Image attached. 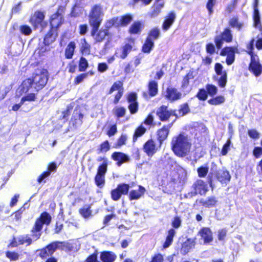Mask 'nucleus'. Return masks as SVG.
I'll use <instances>...</instances> for the list:
<instances>
[{
  "label": "nucleus",
  "mask_w": 262,
  "mask_h": 262,
  "mask_svg": "<svg viewBox=\"0 0 262 262\" xmlns=\"http://www.w3.org/2000/svg\"><path fill=\"white\" fill-rule=\"evenodd\" d=\"M171 145V148L176 155L184 157L190 152L191 142L187 135L180 134L172 138Z\"/></svg>",
  "instance_id": "obj_1"
},
{
  "label": "nucleus",
  "mask_w": 262,
  "mask_h": 262,
  "mask_svg": "<svg viewBox=\"0 0 262 262\" xmlns=\"http://www.w3.org/2000/svg\"><path fill=\"white\" fill-rule=\"evenodd\" d=\"M104 16V11L102 7L99 5L94 6L89 13V24L94 28V31L98 29Z\"/></svg>",
  "instance_id": "obj_2"
},
{
  "label": "nucleus",
  "mask_w": 262,
  "mask_h": 262,
  "mask_svg": "<svg viewBox=\"0 0 262 262\" xmlns=\"http://www.w3.org/2000/svg\"><path fill=\"white\" fill-rule=\"evenodd\" d=\"M254 39H252L250 43L248 45L247 48L250 51L249 54L251 56V62L249 66V70L256 77L261 75L262 73V66L260 63L257 55H255L252 50L254 49Z\"/></svg>",
  "instance_id": "obj_3"
},
{
  "label": "nucleus",
  "mask_w": 262,
  "mask_h": 262,
  "mask_svg": "<svg viewBox=\"0 0 262 262\" xmlns=\"http://www.w3.org/2000/svg\"><path fill=\"white\" fill-rule=\"evenodd\" d=\"M51 220V216L46 212L42 213L40 216L37 219L34 226L31 230L32 236L33 239L37 240L39 239L41 235L40 232L43 224L48 225Z\"/></svg>",
  "instance_id": "obj_4"
},
{
  "label": "nucleus",
  "mask_w": 262,
  "mask_h": 262,
  "mask_svg": "<svg viewBox=\"0 0 262 262\" xmlns=\"http://www.w3.org/2000/svg\"><path fill=\"white\" fill-rule=\"evenodd\" d=\"M32 80L34 89L36 91L42 89L48 81V71L45 69L36 70Z\"/></svg>",
  "instance_id": "obj_5"
},
{
  "label": "nucleus",
  "mask_w": 262,
  "mask_h": 262,
  "mask_svg": "<svg viewBox=\"0 0 262 262\" xmlns=\"http://www.w3.org/2000/svg\"><path fill=\"white\" fill-rule=\"evenodd\" d=\"M65 246V243L62 242H54L41 249L39 253L40 256L47 258L51 256L56 250H62Z\"/></svg>",
  "instance_id": "obj_6"
},
{
  "label": "nucleus",
  "mask_w": 262,
  "mask_h": 262,
  "mask_svg": "<svg viewBox=\"0 0 262 262\" xmlns=\"http://www.w3.org/2000/svg\"><path fill=\"white\" fill-rule=\"evenodd\" d=\"M44 12L37 11L31 17L30 23L35 29L40 28L41 31H42L48 26V23L44 21Z\"/></svg>",
  "instance_id": "obj_7"
},
{
  "label": "nucleus",
  "mask_w": 262,
  "mask_h": 262,
  "mask_svg": "<svg viewBox=\"0 0 262 262\" xmlns=\"http://www.w3.org/2000/svg\"><path fill=\"white\" fill-rule=\"evenodd\" d=\"M232 39L233 35L231 29L226 28L220 35L215 37L214 42L216 47L220 49L222 47L224 41L229 43L232 41Z\"/></svg>",
  "instance_id": "obj_8"
},
{
  "label": "nucleus",
  "mask_w": 262,
  "mask_h": 262,
  "mask_svg": "<svg viewBox=\"0 0 262 262\" xmlns=\"http://www.w3.org/2000/svg\"><path fill=\"white\" fill-rule=\"evenodd\" d=\"M32 243V239L28 234L20 235L14 237L9 245V247L15 248L19 245L26 244V246H30Z\"/></svg>",
  "instance_id": "obj_9"
},
{
  "label": "nucleus",
  "mask_w": 262,
  "mask_h": 262,
  "mask_svg": "<svg viewBox=\"0 0 262 262\" xmlns=\"http://www.w3.org/2000/svg\"><path fill=\"white\" fill-rule=\"evenodd\" d=\"M107 171L106 163L100 165L97 169V172L95 177L96 185L99 188H102L105 183V174Z\"/></svg>",
  "instance_id": "obj_10"
},
{
  "label": "nucleus",
  "mask_w": 262,
  "mask_h": 262,
  "mask_svg": "<svg viewBox=\"0 0 262 262\" xmlns=\"http://www.w3.org/2000/svg\"><path fill=\"white\" fill-rule=\"evenodd\" d=\"M215 71L217 75L220 76L218 80L219 85L221 88L225 86L227 83V73L225 71H223V67L221 63H217L214 67Z\"/></svg>",
  "instance_id": "obj_11"
},
{
  "label": "nucleus",
  "mask_w": 262,
  "mask_h": 262,
  "mask_svg": "<svg viewBox=\"0 0 262 262\" xmlns=\"http://www.w3.org/2000/svg\"><path fill=\"white\" fill-rule=\"evenodd\" d=\"M133 46L130 43H126L124 46L117 48L116 50L114 56L116 57L124 59L130 52Z\"/></svg>",
  "instance_id": "obj_12"
},
{
  "label": "nucleus",
  "mask_w": 262,
  "mask_h": 262,
  "mask_svg": "<svg viewBox=\"0 0 262 262\" xmlns=\"http://www.w3.org/2000/svg\"><path fill=\"white\" fill-rule=\"evenodd\" d=\"M237 50L236 48L226 47L221 52V55L222 56H227L226 63L228 65H231L234 61L235 50Z\"/></svg>",
  "instance_id": "obj_13"
},
{
  "label": "nucleus",
  "mask_w": 262,
  "mask_h": 262,
  "mask_svg": "<svg viewBox=\"0 0 262 262\" xmlns=\"http://www.w3.org/2000/svg\"><path fill=\"white\" fill-rule=\"evenodd\" d=\"M182 93L174 88H168L166 90L165 97L170 101H177L182 97Z\"/></svg>",
  "instance_id": "obj_14"
},
{
  "label": "nucleus",
  "mask_w": 262,
  "mask_h": 262,
  "mask_svg": "<svg viewBox=\"0 0 262 262\" xmlns=\"http://www.w3.org/2000/svg\"><path fill=\"white\" fill-rule=\"evenodd\" d=\"M93 31L94 28H92L91 34L96 42H102L106 36L108 34V30L107 29H101L99 31L98 29H97L94 31Z\"/></svg>",
  "instance_id": "obj_15"
},
{
  "label": "nucleus",
  "mask_w": 262,
  "mask_h": 262,
  "mask_svg": "<svg viewBox=\"0 0 262 262\" xmlns=\"http://www.w3.org/2000/svg\"><path fill=\"white\" fill-rule=\"evenodd\" d=\"M157 115L162 121H165L172 115H173L172 111H168L167 107L162 106L157 111Z\"/></svg>",
  "instance_id": "obj_16"
},
{
  "label": "nucleus",
  "mask_w": 262,
  "mask_h": 262,
  "mask_svg": "<svg viewBox=\"0 0 262 262\" xmlns=\"http://www.w3.org/2000/svg\"><path fill=\"white\" fill-rule=\"evenodd\" d=\"M192 186L195 191V194H204L208 190L207 185L202 180L196 181Z\"/></svg>",
  "instance_id": "obj_17"
},
{
  "label": "nucleus",
  "mask_w": 262,
  "mask_h": 262,
  "mask_svg": "<svg viewBox=\"0 0 262 262\" xmlns=\"http://www.w3.org/2000/svg\"><path fill=\"white\" fill-rule=\"evenodd\" d=\"M143 150L148 157H152L157 150L155 142L152 140H148L144 145Z\"/></svg>",
  "instance_id": "obj_18"
},
{
  "label": "nucleus",
  "mask_w": 262,
  "mask_h": 262,
  "mask_svg": "<svg viewBox=\"0 0 262 262\" xmlns=\"http://www.w3.org/2000/svg\"><path fill=\"white\" fill-rule=\"evenodd\" d=\"M112 158L116 161L118 166H120L123 163L128 162L129 158L124 153L120 152H115L112 155Z\"/></svg>",
  "instance_id": "obj_19"
},
{
  "label": "nucleus",
  "mask_w": 262,
  "mask_h": 262,
  "mask_svg": "<svg viewBox=\"0 0 262 262\" xmlns=\"http://www.w3.org/2000/svg\"><path fill=\"white\" fill-rule=\"evenodd\" d=\"M199 234L204 239V244H207L211 242L212 239V234L210 229L207 227H204L199 231Z\"/></svg>",
  "instance_id": "obj_20"
},
{
  "label": "nucleus",
  "mask_w": 262,
  "mask_h": 262,
  "mask_svg": "<svg viewBox=\"0 0 262 262\" xmlns=\"http://www.w3.org/2000/svg\"><path fill=\"white\" fill-rule=\"evenodd\" d=\"M172 125V123L169 124L166 126H163V128L158 131V138L160 144H161L162 142L167 138L169 132V129L171 128Z\"/></svg>",
  "instance_id": "obj_21"
},
{
  "label": "nucleus",
  "mask_w": 262,
  "mask_h": 262,
  "mask_svg": "<svg viewBox=\"0 0 262 262\" xmlns=\"http://www.w3.org/2000/svg\"><path fill=\"white\" fill-rule=\"evenodd\" d=\"M62 17L61 14L56 13L52 15L51 17L50 25L52 27L51 29H56L62 23Z\"/></svg>",
  "instance_id": "obj_22"
},
{
  "label": "nucleus",
  "mask_w": 262,
  "mask_h": 262,
  "mask_svg": "<svg viewBox=\"0 0 262 262\" xmlns=\"http://www.w3.org/2000/svg\"><path fill=\"white\" fill-rule=\"evenodd\" d=\"M145 192V189L142 186H139L138 190H132L129 194L130 200H138L141 198Z\"/></svg>",
  "instance_id": "obj_23"
},
{
  "label": "nucleus",
  "mask_w": 262,
  "mask_h": 262,
  "mask_svg": "<svg viewBox=\"0 0 262 262\" xmlns=\"http://www.w3.org/2000/svg\"><path fill=\"white\" fill-rule=\"evenodd\" d=\"M57 36V30L56 29H51L44 38V45H50L55 40Z\"/></svg>",
  "instance_id": "obj_24"
},
{
  "label": "nucleus",
  "mask_w": 262,
  "mask_h": 262,
  "mask_svg": "<svg viewBox=\"0 0 262 262\" xmlns=\"http://www.w3.org/2000/svg\"><path fill=\"white\" fill-rule=\"evenodd\" d=\"M216 177L217 180L223 184H226L230 181L231 179L229 172L225 170H219L216 174Z\"/></svg>",
  "instance_id": "obj_25"
},
{
  "label": "nucleus",
  "mask_w": 262,
  "mask_h": 262,
  "mask_svg": "<svg viewBox=\"0 0 262 262\" xmlns=\"http://www.w3.org/2000/svg\"><path fill=\"white\" fill-rule=\"evenodd\" d=\"M116 258V254L111 251H103L100 254V259L103 262H114Z\"/></svg>",
  "instance_id": "obj_26"
},
{
  "label": "nucleus",
  "mask_w": 262,
  "mask_h": 262,
  "mask_svg": "<svg viewBox=\"0 0 262 262\" xmlns=\"http://www.w3.org/2000/svg\"><path fill=\"white\" fill-rule=\"evenodd\" d=\"M57 168L56 164L55 163H52L49 164L48 168L47 171L43 172L42 174H41L37 179V181L38 183H41L43 180L49 177L51 171H56Z\"/></svg>",
  "instance_id": "obj_27"
},
{
  "label": "nucleus",
  "mask_w": 262,
  "mask_h": 262,
  "mask_svg": "<svg viewBox=\"0 0 262 262\" xmlns=\"http://www.w3.org/2000/svg\"><path fill=\"white\" fill-rule=\"evenodd\" d=\"M258 0H255V4L254 6V24L255 27L261 29L262 27L260 24V15L259 11L257 9Z\"/></svg>",
  "instance_id": "obj_28"
},
{
  "label": "nucleus",
  "mask_w": 262,
  "mask_h": 262,
  "mask_svg": "<svg viewBox=\"0 0 262 262\" xmlns=\"http://www.w3.org/2000/svg\"><path fill=\"white\" fill-rule=\"evenodd\" d=\"M229 25L236 28L238 31H241L245 27V24L244 21H240L237 16L232 17L229 21Z\"/></svg>",
  "instance_id": "obj_29"
},
{
  "label": "nucleus",
  "mask_w": 262,
  "mask_h": 262,
  "mask_svg": "<svg viewBox=\"0 0 262 262\" xmlns=\"http://www.w3.org/2000/svg\"><path fill=\"white\" fill-rule=\"evenodd\" d=\"M164 6V2L163 0H156V2L152 7L151 16L155 17L157 16L160 12L161 9Z\"/></svg>",
  "instance_id": "obj_30"
},
{
  "label": "nucleus",
  "mask_w": 262,
  "mask_h": 262,
  "mask_svg": "<svg viewBox=\"0 0 262 262\" xmlns=\"http://www.w3.org/2000/svg\"><path fill=\"white\" fill-rule=\"evenodd\" d=\"M176 18V15L173 12L170 13L166 17L162 25V29L167 31L173 23Z\"/></svg>",
  "instance_id": "obj_31"
},
{
  "label": "nucleus",
  "mask_w": 262,
  "mask_h": 262,
  "mask_svg": "<svg viewBox=\"0 0 262 262\" xmlns=\"http://www.w3.org/2000/svg\"><path fill=\"white\" fill-rule=\"evenodd\" d=\"M217 202L214 196L208 197L200 200V204L205 207L210 208L214 207Z\"/></svg>",
  "instance_id": "obj_32"
},
{
  "label": "nucleus",
  "mask_w": 262,
  "mask_h": 262,
  "mask_svg": "<svg viewBox=\"0 0 262 262\" xmlns=\"http://www.w3.org/2000/svg\"><path fill=\"white\" fill-rule=\"evenodd\" d=\"M195 245L194 241L192 239H188L182 245L181 249V252L185 254L187 253L189 250L194 247Z\"/></svg>",
  "instance_id": "obj_33"
},
{
  "label": "nucleus",
  "mask_w": 262,
  "mask_h": 262,
  "mask_svg": "<svg viewBox=\"0 0 262 262\" xmlns=\"http://www.w3.org/2000/svg\"><path fill=\"white\" fill-rule=\"evenodd\" d=\"M133 19V17L130 14H126L121 17H117V21L119 24V26H125L127 25Z\"/></svg>",
  "instance_id": "obj_34"
},
{
  "label": "nucleus",
  "mask_w": 262,
  "mask_h": 262,
  "mask_svg": "<svg viewBox=\"0 0 262 262\" xmlns=\"http://www.w3.org/2000/svg\"><path fill=\"white\" fill-rule=\"evenodd\" d=\"M30 88H33L32 79L28 78L24 80L19 87L20 92L27 93Z\"/></svg>",
  "instance_id": "obj_35"
},
{
  "label": "nucleus",
  "mask_w": 262,
  "mask_h": 262,
  "mask_svg": "<svg viewBox=\"0 0 262 262\" xmlns=\"http://www.w3.org/2000/svg\"><path fill=\"white\" fill-rule=\"evenodd\" d=\"M75 48V43L74 42H70L65 51V56L67 58L71 59L72 58Z\"/></svg>",
  "instance_id": "obj_36"
},
{
  "label": "nucleus",
  "mask_w": 262,
  "mask_h": 262,
  "mask_svg": "<svg viewBox=\"0 0 262 262\" xmlns=\"http://www.w3.org/2000/svg\"><path fill=\"white\" fill-rule=\"evenodd\" d=\"M148 90L149 95L153 97L157 95L158 93V83L152 80L149 82L148 84Z\"/></svg>",
  "instance_id": "obj_37"
},
{
  "label": "nucleus",
  "mask_w": 262,
  "mask_h": 262,
  "mask_svg": "<svg viewBox=\"0 0 262 262\" xmlns=\"http://www.w3.org/2000/svg\"><path fill=\"white\" fill-rule=\"evenodd\" d=\"M154 41L150 39L149 38H147L145 42L142 47V51L144 53H149L154 47Z\"/></svg>",
  "instance_id": "obj_38"
},
{
  "label": "nucleus",
  "mask_w": 262,
  "mask_h": 262,
  "mask_svg": "<svg viewBox=\"0 0 262 262\" xmlns=\"http://www.w3.org/2000/svg\"><path fill=\"white\" fill-rule=\"evenodd\" d=\"M225 101V99L224 96H219L209 100L208 102L211 105H217L223 103Z\"/></svg>",
  "instance_id": "obj_39"
},
{
  "label": "nucleus",
  "mask_w": 262,
  "mask_h": 262,
  "mask_svg": "<svg viewBox=\"0 0 262 262\" xmlns=\"http://www.w3.org/2000/svg\"><path fill=\"white\" fill-rule=\"evenodd\" d=\"M141 24L139 21L134 23L129 28V32L132 34H137L141 31Z\"/></svg>",
  "instance_id": "obj_40"
},
{
  "label": "nucleus",
  "mask_w": 262,
  "mask_h": 262,
  "mask_svg": "<svg viewBox=\"0 0 262 262\" xmlns=\"http://www.w3.org/2000/svg\"><path fill=\"white\" fill-rule=\"evenodd\" d=\"M177 170L179 175L180 181L184 182L187 177L186 170L180 166H177Z\"/></svg>",
  "instance_id": "obj_41"
},
{
  "label": "nucleus",
  "mask_w": 262,
  "mask_h": 262,
  "mask_svg": "<svg viewBox=\"0 0 262 262\" xmlns=\"http://www.w3.org/2000/svg\"><path fill=\"white\" fill-rule=\"evenodd\" d=\"M127 140V136L125 134H122L120 138L118 139L117 142L115 144V148H119L126 144Z\"/></svg>",
  "instance_id": "obj_42"
},
{
  "label": "nucleus",
  "mask_w": 262,
  "mask_h": 262,
  "mask_svg": "<svg viewBox=\"0 0 262 262\" xmlns=\"http://www.w3.org/2000/svg\"><path fill=\"white\" fill-rule=\"evenodd\" d=\"M120 90H123V83L120 81H117L115 82L112 86L111 87L109 94H112L113 92L115 91H118V92H120Z\"/></svg>",
  "instance_id": "obj_43"
},
{
  "label": "nucleus",
  "mask_w": 262,
  "mask_h": 262,
  "mask_svg": "<svg viewBox=\"0 0 262 262\" xmlns=\"http://www.w3.org/2000/svg\"><path fill=\"white\" fill-rule=\"evenodd\" d=\"M117 189L120 192V194H127L128 193L129 186L126 184H120L117 186Z\"/></svg>",
  "instance_id": "obj_44"
},
{
  "label": "nucleus",
  "mask_w": 262,
  "mask_h": 262,
  "mask_svg": "<svg viewBox=\"0 0 262 262\" xmlns=\"http://www.w3.org/2000/svg\"><path fill=\"white\" fill-rule=\"evenodd\" d=\"M160 35V30L157 28H153L150 30L147 38H149L150 39H157Z\"/></svg>",
  "instance_id": "obj_45"
},
{
  "label": "nucleus",
  "mask_w": 262,
  "mask_h": 262,
  "mask_svg": "<svg viewBox=\"0 0 262 262\" xmlns=\"http://www.w3.org/2000/svg\"><path fill=\"white\" fill-rule=\"evenodd\" d=\"M206 89L208 94L211 96L215 95L217 92L216 86L212 84L206 85Z\"/></svg>",
  "instance_id": "obj_46"
},
{
  "label": "nucleus",
  "mask_w": 262,
  "mask_h": 262,
  "mask_svg": "<svg viewBox=\"0 0 262 262\" xmlns=\"http://www.w3.org/2000/svg\"><path fill=\"white\" fill-rule=\"evenodd\" d=\"M6 257L11 261H16L19 259V254L15 252L8 251L6 253Z\"/></svg>",
  "instance_id": "obj_47"
},
{
  "label": "nucleus",
  "mask_w": 262,
  "mask_h": 262,
  "mask_svg": "<svg viewBox=\"0 0 262 262\" xmlns=\"http://www.w3.org/2000/svg\"><path fill=\"white\" fill-rule=\"evenodd\" d=\"M114 110L115 115L119 118L123 117L126 113V110L123 107H117Z\"/></svg>",
  "instance_id": "obj_48"
},
{
  "label": "nucleus",
  "mask_w": 262,
  "mask_h": 262,
  "mask_svg": "<svg viewBox=\"0 0 262 262\" xmlns=\"http://www.w3.org/2000/svg\"><path fill=\"white\" fill-rule=\"evenodd\" d=\"M146 131V128L143 127V124H141L139 127H138L134 135V140L137 139L138 137L141 136L143 135Z\"/></svg>",
  "instance_id": "obj_49"
},
{
  "label": "nucleus",
  "mask_w": 262,
  "mask_h": 262,
  "mask_svg": "<svg viewBox=\"0 0 262 262\" xmlns=\"http://www.w3.org/2000/svg\"><path fill=\"white\" fill-rule=\"evenodd\" d=\"M88 66V63L86 59L84 57H81L79 64V71L81 72L85 71Z\"/></svg>",
  "instance_id": "obj_50"
},
{
  "label": "nucleus",
  "mask_w": 262,
  "mask_h": 262,
  "mask_svg": "<svg viewBox=\"0 0 262 262\" xmlns=\"http://www.w3.org/2000/svg\"><path fill=\"white\" fill-rule=\"evenodd\" d=\"M20 32L25 35H29L32 33L31 28L27 25H22L19 27Z\"/></svg>",
  "instance_id": "obj_51"
},
{
  "label": "nucleus",
  "mask_w": 262,
  "mask_h": 262,
  "mask_svg": "<svg viewBox=\"0 0 262 262\" xmlns=\"http://www.w3.org/2000/svg\"><path fill=\"white\" fill-rule=\"evenodd\" d=\"M117 20V17H114L107 20L105 23V27L108 29L113 26L119 27V24Z\"/></svg>",
  "instance_id": "obj_52"
},
{
  "label": "nucleus",
  "mask_w": 262,
  "mask_h": 262,
  "mask_svg": "<svg viewBox=\"0 0 262 262\" xmlns=\"http://www.w3.org/2000/svg\"><path fill=\"white\" fill-rule=\"evenodd\" d=\"M208 167L205 166L199 168L197 170L199 177L201 178L205 177L208 172Z\"/></svg>",
  "instance_id": "obj_53"
},
{
  "label": "nucleus",
  "mask_w": 262,
  "mask_h": 262,
  "mask_svg": "<svg viewBox=\"0 0 262 262\" xmlns=\"http://www.w3.org/2000/svg\"><path fill=\"white\" fill-rule=\"evenodd\" d=\"M231 144V142L230 139H228L226 143L224 145L222 150H221V154L223 156H225L227 154L228 151L230 149V146Z\"/></svg>",
  "instance_id": "obj_54"
},
{
  "label": "nucleus",
  "mask_w": 262,
  "mask_h": 262,
  "mask_svg": "<svg viewBox=\"0 0 262 262\" xmlns=\"http://www.w3.org/2000/svg\"><path fill=\"white\" fill-rule=\"evenodd\" d=\"M216 1V0L208 1V2L206 5V8L208 11H209V13L210 15L212 14L213 12V8L215 4Z\"/></svg>",
  "instance_id": "obj_55"
},
{
  "label": "nucleus",
  "mask_w": 262,
  "mask_h": 262,
  "mask_svg": "<svg viewBox=\"0 0 262 262\" xmlns=\"http://www.w3.org/2000/svg\"><path fill=\"white\" fill-rule=\"evenodd\" d=\"M35 99V94L33 93H30L27 95L26 96L22 97L21 101V103H24L25 101H34Z\"/></svg>",
  "instance_id": "obj_56"
},
{
  "label": "nucleus",
  "mask_w": 262,
  "mask_h": 262,
  "mask_svg": "<svg viewBox=\"0 0 262 262\" xmlns=\"http://www.w3.org/2000/svg\"><path fill=\"white\" fill-rule=\"evenodd\" d=\"M198 98L201 100H205L207 98V91L204 89H201L197 94Z\"/></svg>",
  "instance_id": "obj_57"
},
{
  "label": "nucleus",
  "mask_w": 262,
  "mask_h": 262,
  "mask_svg": "<svg viewBox=\"0 0 262 262\" xmlns=\"http://www.w3.org/2000/svg\"><path fill=\"white\" fill-rule=\"evenodd\" d=\"M80 213L84 218L89 217L91 214V211L89 207L83 208L80 210Z\"/></svg>",
  "instance_id": "obj_58"
},
{
  "label": "nucleus",
  "mask_w": 262,
  "mask_h": 262,
  "mask_svg": "<svg viewBox=\"0 0 262 262\" xmlns=\"http://www.w3.org/2000/svg\"><path fill=\"white\" fill-rule=\"evenodd\" d=\"M111 196L112 198L114 201H117L121 196V194H120V192L116 188V189L113 190L111 192Z\"/></svg>",
  "instance_id": "obj_59"
},
{
  "label": "nucleus",
  "mask_w": 262,
  "mask_h": 262,
  "mask_svg": "<svg viewBox=\"0 0 262 262\" xmlns=\"http://www.w3.org/2000/svg\"><path fill=\"white\" fill-rule=\"evenodd\" d=\"M128 109L132 114H135L137 112L138 110V104L137 102H134L129 103Z\"/></svg>",
  "instance_id": "obj_60"
},
{
  "label": "nucleus",
  "mask_w": 262,
  "mask_h": 262,
  "mask_svg": "<svg viewBox=\"0 0 262 262\" xmlns=\"http://www.w3.org/2000/svg\"><path fill=\"white\" fill-rule=\"evenodd\" d=\"M248 135L250 138L254 139H258L259 137V134L255 129H250L248 130Z\"/></svg>",
  "instance_id": "obj_61"
},
{
  "label": "nucleus",
  "mask_w": 262,
  "mask_h": 262,
  "mask_svg": "<svg viewBox=\"0 0 262 262\" xmlns=\"http://www.w3.org/2000/svg\"><path fill=\"white\" fill-rule=\"evenodd\" d=\"M189 109L188 105L187 104L182 105L179 111V114L181 116H184L189 112Z\"/></svg>",
  "instance_id": "obj_62"
},
{
  "label": "nucleus",
  "mask_w": 262,
  "mask_h": 262,
  "mask_svg": "<svg viewBox=\"0 0 262 262\" xmlns=\"http://www.w3.org/2000/svg\"><path fill=\"white\" fill-rule=\"evenodd\" d=\"M181 225V220L178 216H176L174 218L172 222V226L175 228H178Z\"/></svg>",
  "instance_id": "obj_63"
},
{
  "label": "nucleus",
  "mask_w": 262,
  "mask_h": 262,
  "mask_svg": "<svg viewBox=\"0 0 262 262\" xmlns=\"http://www.w3.org/2000/svg\"><path fill=\"white\" fill-rule=\"evenodd\" d=\"M110 149V145L108 141H105L100 145V151L106 152Z\"/></svg>",
  "instance_id": "obj_64"
}]
</instances>
